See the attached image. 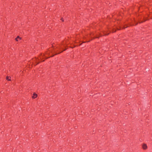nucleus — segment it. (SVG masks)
Returning <instances> with one entry per match:
<instances>
[{
  "label": "nucleus",
  "instance_id": "obj_6",
  "mask_svg": "<svg viewBox=\"0 0 152 152\" xmlns=\"http://www.w3.org/2000/svg\"><path fill=\"white\" fill-rule=\"evenodd\" d=\"M16 38L18 39H20V40L21 39V38L19 36H17Z\"/></svg>",
  "mask_w": 152,
  "mask_h": 152
},
{
  "label": "nucleus",
  "instance_id": "obj_3",
  "mask_svg": "<svg viewBox=\"0 0 152 152\" xmlns=\"http://www.w3.org/2000/svg\"><path fill=\"white\" fill-rule=\"evenodd\" d=\"M121 27L120 28H119L118 27H117L116 28V29H115L114 28H113L112 29L113 30V32H115L116 31V30H120V29H121Z\"/></svg>",
  "mask_w": 152,
  "mask_h": 152
},
{
  "label": "nucleus",
  "instance_id": "obj_4",
  "mask_svg": "<svg viewBox=\"0 0 152 152\" xmlns=\"http://www.w3.org/2000/svg\"><path fill=\"white\" fill-rule=\"evenodd\" d=\"M103 33L104 35H107L109 34V33L108 32L104 31Z\"/></svg>",
  "mask_w": 152,
  "mask_h": 152
},
{
  "label": "nucleus",
  "instance_id": "obj_10",
  "mask_svg": "<svg viewBox=\"0 0 152 152\" xmlns=\"http://www.w3.org/2000/svg\"><path fill=\"white\" fill-rule=\"evenodd\" d=\"M102 35H102V34H100V36H102Z\"/></svg>",
  "mask_w": 152,
  "mask_h": 152
},
{
  "label": "nucleus",
  "instance_id": "obj_1",
  "mask_svg": "<svg viewBox=\"0 0 152 152\" xmlns=\"http://www.w3.org/2000/svg\"><path fill=\"white\" fill-rule=\"evenodd\" d=\"M142 148L144 150H146L147 148V145L145 144H143L142 145Z\"/></svg>",
  "mask_w": 152,
  "mask_h": 152
},
{
  "label": "nucleus",
  "instance_id": "obj_9",
  "mask_svg": "<svg viewBox=\"0 0 152 152\" xmlns=\"http://www.w3.org/2000/svg\"><path fill=\"white\" fill-rule=\"evenodd\" d=\"M127 26H126V27L124 26V28H127Z\"/></svg>",
  "mask_w": 152,
  "mask_h": 152
},
{
  "label": "nucleus",
  "instance_id": "obj_13",
  "mask_svg": "<svg viewBox=\"0 0 152 152\" xmlns=\"http://www.w3.org/2000/svg\"><path fill=\"white\" fill-rule=\"evenodd\" d=\"M66 49H65L64 50H66Z\"/></svg>",
  "mask_w": 152,
  "mask_h": 152
},
{
  "label": "nucleus",
  "instance_id": "obj_12",
  "mask_svg": "<svg viewBox=\"0 0 152 152\" xmlns=\"http://www.w3.org/2000/svg\"><path fill=\"white\" fill-rule=\"evenodd\" d=\"M61 20H62V21H64V20H62V19H61Z\"/></svg>",
  "mask_w": 152,
  "mask_h": 152
},
{
  "label": "nucleus",
  "instance_id": "obj_8",
  "mask_svg": "<svg viewBox=\"0 0 152 152\" xmlns=\"http://www.w3.org/2000/svg\"><path fill=\"white\" fill-rule=\"evenodd\" d=\"M99 37L97 36L96 35V37H95L96 38H99Z\"/></svg>",
  "mask_w": 152,
  "mask_h": 152
},
{
  "label": "nucleus",
  "instance_id": "obj_5",
  "mask_svg": "<svg viewBox=\"0 0 152 152\" xmlns=\"http://www.w3.org/2000/svg\"><path fill=\"white\" fill-rule=\"evenodd\" d=\"M6 79L7 80H9V81H11V80L9 78V77L8 76H7L6 77Z\"/></svg>",
  "mask_w": 152,
  "mask_h": 152
},
{
  "label": "nucleus",
  "instance_id": "obj_7",
  "mask_svg": "<svg viewBox=\"0 0 152 152\" xmlns=\"http://www.w3.org/2000/svg\"><path fill=\"white\" fill-rule=\"evenodd\" d=\"M15 40L16 41H18V39L17 38H15Z\"/></svg>",
  "mask_w": 152,
  "mask_h": 152
},
{
  "label": "nucleus",
  "instance_id": "obj_11",
  "mask_svg": "<svg viewBox=\"0 0 152 152\" xmlns=\"http://www.w3.org/2000/svg\"><path fill=\"white\" fill-rule=\"evenodd\" d=\"M143 22V21H142L141 22H140V23H142Z\"/></svg>",
  "mask_w": 152,
  "mask_h": 152
},
{
  "label": "nucleus",
  "instance_id": "obj_2",
  "mask_svg": "<svg viewBox=\"0 0 152 152\" xmlns=\"http://www.w3.org/2000/svg\"><path fill=\"white\" fill-rule=\"evenodd\" d=\"M37 96V94H36L35 93H34L33 94V96H32V98L33 99H35L36 98Z\"/></svg>",
  "mask_w": 152,
  "mask_h": 152
}]
</instances>
